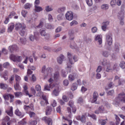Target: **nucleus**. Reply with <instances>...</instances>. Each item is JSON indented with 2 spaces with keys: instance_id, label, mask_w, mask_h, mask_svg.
I'll use <instances>...</instances> for the list:
<instances>
[{
  "instance_id": "obj_1",
  "label": "nucleus",
  "mask_w": 125,
  "mask_h": 125,
  "mask_svg": "<svg viewBox=\"0 0 125 125\" xmlns=\"http://www.w3.org/2000/svg\"><path fill=\"white\" fill-rule=\"evenodd\" d=\"M67 57L69 59V61L67 62V68H70L72 66L73 63V59L75 62L77 61L78 59L77 57L75 55H73L71 53L68 52L67 53Z\"/></svg>"
},
{
  "instance_id": "obj_2",
  "label": "nucleus",
  "mask_w": 125,
  "mask_h": 125,
  "mask_svg": "<svg viewBox=\"0 0 125 125\" xmlns=\"http://www.w3.org/2000/svg\"><path fill=\"white\" fill-rule=\"evenodd\" d=\"M102 36L99 34L96 35L95 36L94 40L97 43L98 47L99 48H101L102 47Z\"/></svg>"
},
{
  "instance_id": "obj_3",
  "label": "nucleus",
  "mask_w": 125,
  "mask_h": 125,
  "mask_svg": "<svg viewBox=\"0 0 125 125\" xmlns=\"http://www.w3.org/2000/svg\"><path fill=\"white\" fill-rule=\"evenodd\" d=\"M52 71V68L48 67L46 69V67L45 65L43 66L42 69V73H44L46 76L50 74L51 75V73Z\"/></svg>"
},
{
  "instance_id": "obj_4",
  "label": "nucleus",
  "mask_w": 125,
  "mask_h": 125,
  "mask_svg": "<svg viewBox=\"0 0 125 125\" xmlns=\"http://www.w3.org/2000/svg\"><path fill=\"white\" fill-rule=\"evenodd\" d=\"M53 86L55 88L53 91L52 94L56 96H57L58 95L60 92L59 85L58 84H53Z\"/></svg>"
},
{
  "instance_id": "obj_5",
  "label": "nucleus",
  "mask_w": 125,
  "mask_h": 125,
  "mask_svg": "<svg viewBox=\"0 0 125 125\" xmlns=\"http://www.w3.org/2000/svg\"><path fill=\"white\" fill-rule=\"evenodd\" d=\"M106 42L109 45H111L113 42L112 35L110 33H108L106 34Z\"/></svg>"
},
{
  "instance_id": "obj_6",
  "label": "nucleus",
  "mask_w": 125,
  "mask_h": 125,
  "mask_svg": "<svg viewBox=\"0 0 125 125\" xmlns=\"http://www.w3.org/2000/svg\"><path fill=\"white\" fill-rule=\"evenodd\" d=\"M125 94L124 93H121L119 94L117 99V102H123L125 103Z\"/></svg>"
},
{
  "instance_id": "obj_7",
  "label": "nucleus",
  "mask_w": 125,
  "mask_h": 125,
  "mask_svg": "<svg viewBox=\"0 0 125 125\" xmlns=\"http://www.w3.org/2000/svg\"><path fill=\"white\" fill-rule=\"evenodd\" d=\"M65 16L67 20L70 21L73 19V13L71 11H68L66 14Z\"/></svg>"
},
{
  "instance_id": "obj_8",
  "label": "nucleus",
  "mask_w": 125,
  "mask_h": 125,
  "mask_svg": "<svg viewBox=\"0 0 125 125\" xmlns=\"http://www.w3.org/2000/svg\"><path fill=\"white\" fill-rule=\"evenodd\" d=\"M118 18L119 20H123L124 18V11L123 9H121L119 11L117 15Z\"/></svg>"
},
{
  "instance_id": "obj_9",
  "label": "nucleus",
  "mask_w": 125,
  "mask_h": 125,
  "mask_svg": "<svg viewBox=\"0 0 125 125\" xmlns=\"http://www.w3.org/2000/svg\"><path fill=\"white\" fill-rule=\"evenodd\" d=\"M26 27V25L24 24L20 23H16L15 25V29L17 30H20L23 28Z\"/></svg>"
},
{
  "instance_id": "obj_10",
  "label": "nucleus",
  "mask_w": 125,
  "mask_h": 125,
  "mask_svg": "<svg viewBox=\"0 0 125 125\" xmlns=\"http://www.w3.org/2000/svg\"><path fill=\"white\" fill-rule=\"evenodd\" d=\"M42 119L46 123H47L48 125H52V121L51 118L46 117H45L42 118Z\"/></svg>"
},
{
  "instance_id": "obj_11",
  "label": "nucleus",
  "mask_w": 125,
  "mask_h": 125,
  "mask_svg": "<svg viewBox=\"0 0 125 125\" xmlns=\"http://www.w3.org/2000/svg\"><path fill=\"white\" fill-rule=\"evenodd\" d=\"M98 96L97 93L96 92H94L93 94V99L91 101V103H95L96 104V101Z\"/></svg>"
},
{
  "instance_id": "obj_12",
  "label": "nucleus",
  "mask_w": 125,
  "mask_h": 125,
  "mask_svg": "<svg viewBox=\"0 0 125 125\" xmlns=\"http://www.w3.org/2000/svg\"><path fill=\"white\" fill-rule=\"evenodd\" d=\"M76 118L77 120L80 121L83 123H85L86 122V117L84 115L78 116L76 117Z\"/></svg>"
},
{
  "instance_id": "obj_13",
  "label": "nucleus",
  "mask_w": 125,
  "mask_h": 125,
  "mask_svg": "<svg viewBox=\"0 0 125 125\" xmlns=\"http://www.w3.org/2000/svg\"><path fill=\"white\" fill-rule=\"evenodd\" d=\"M9 49L11 52L14 51H17L18 49V48L16 45L10 46L9 47Z\"/></svg>"
},
{
  "instance_id": "obj_14",
  "label": "nucleus",
  "mask_w": 125,
  "mask_h": 125,
  "mask_svg": "<svg viewBox=\"0 0 125 125\" xmlns=\"http://www.w3.org/2000/svg\"><path fill=\"white\" fill-rule=\"evenodd\" d=\"M40 34L42 36L45 37L46 39H48L50 37V35L49 34L46 33L44 30H41Z\"/></svg>"
},
{
  "instance_id": "obj_15",
  "label": "nucleus",
  "mask_w": 125,
  "mask_h": 125,
  "mask_svg": "<svg viewBox=\"0 0 125 125\" xmlns=\"http://www.w3.org/2000/svg\"><path fill=\"white\" fill-rule=\"evenodd\" d=\"M109 22L107 21L104 22L103 23V25L102 26V30L104 31H105L106 29V26L109 25Z\"/></svg>"
},
{
  "instance_id": "obj_16",
  "label": "nucleus",
  "mask_w": 125,
  "mask_h": 125,
  "mask_svg": "<svg viewBox=\"0 0 125 125\" xmlns=\"http://www.w3.org/2000/svg\"><path fill=\"white\" fill-rule=\"evenodd\" d=\"M64 58V56L62 54L60 55L59 57L57 58V61L60 64H61Z\"/></svg>"
},
{
  "instance_id": "obj_17",
  "label": "nucleus",
  "mask_w": 125,
  "mask_h": 125,
  "mask_svg": "<svg viewBox=\"0 0 125 125\" xmlns=\"http://www.w3.org/2000/svg\"><path fill=\"white\" fill-rule=\"evenodd\" d=\"M26 27L23 28L22 29L19 31V33L21 36H23L24 35L26 31Z\"/></svg>"
},
{
  "instance_id": "obj_18",
  "label": "nucleus",
  "mask_w": 125,
  "mask_h": 125,
  "mask_svg": "<svg viewBox=\"0 0 125 125\" xmlns=\"http://www.w3.org/2000/svg\"><path fill=\"white\" fill-rule=\"evenodd\" d=\"M13 107L11 106L10 109L9 110H7L6 111V112L8 115L10 116H12L13 115Z\"/></svg>"
},
{
  "instance_id": "obj_19",
  "label": "nucleus",
  "mask_w": 125,
  "mask_h": 125,
  "mask_svg": "<svg viewBox=\"0 0 125 125\" xmlns=\"http://www.w3.org/2000/svg\"><path fill=\"white\" fill-rule=\"evenodd\" d=\"M107 119L106 120L99 119L98 120L99 123L101 125H105L106 123Z\"/></svg>"
},
{
  "instance_id": "obj_20",
  "label": "nucleus",
  "mask_w": 125,
  "mask_h": 125,
  "mask_svg": "<svg viewBox=\"0 0 125 125\" xmlns=\"http://www.w3.org/2000/svg\"><path fill=\"white\" fill-rule=\"evenodd\" d=\"M52 111L51 108L49 106H47L46 111V115H49L50 114Z\"/></svg>"
},
{
  "instance_id": "obj_21",
  "label": "nucleus",
  "mask_w": 125,
  "mask_h": 125,
  "mask_svg": "<svg viewBox=\"0 0 125 125\" xmlns=\"http://www.w3.org/2000/svg\"><path fill=\"white\" fill-rule=\"evenodd\" d=\"M15 113L16 115L22 117L24 115H23L22 114L21 112L18 109H17L15 110Z\"/></svg>"
},
{
  "instance_id": "obj_22",
  "label": "nucleus",
  "mask_w": 125,
  "mask_h": 125,
  "mask_svg": "<svg viewBox=\"0 0 125 125\" xmlns=\"http://www.w3.org/2000/svg\"><path fill=\"white\" fill-rule=\"evenodd\" d=\"M0 88L3 89H6L8 87V85L5 84L3 83H0Z\"/></svg>"
},
{
  "instance_id": "obj_23",
  "label": "nucleus",
  "mask_w": 125,
  "mask_h": 125,
  "mask_svg": "<svg viewBox=\"0 0 125 125\" xmlns=\"http://www.w3.org/2000/svg\"><path fill=\"white\" fill-rule=\"evenodd\" d=\"M8 72L7 71H5L2 73V76L4 78L5 80H7L8 79V77L7 75Z\"/></svg>"
},
{
  "instance_id": "obj_24",
  "label": "nucleus",
  "mask_w": 125,
  "mask_h": 125,
  "mask_svg": "<svg viewBox=\"0 0 125 125\" xmlns=\"http://www.w3.org/2000/svg\"><path fill=\"white\" fill-rule=\"evenodd\" d=\"M14 94L16 97H20L22 95V93L20 92H15Z\"/></svg>"
},
{
  "instance_id": "obj_25",
  "label": "nucleus",
  "mask_w": 125,
  "mask_h": 125,
  "mask_svg": "<svg viewBox=\"0 0 125 125\" xmlns=\"http://www.w3.org/2000/svg\"><path fill=\"white\" fill-rule=\"evenodd\" d=\"M42 106H44L47 104H48V101L42 100L40 102V103Z\"/></svg>"
},
{
  "instance_id": "obj_26",
  "label": "nucleus",
  "mask_w": 125,
  "mask_h": 125,
  "mask_svg": "<svg viewBox=\"0 0 125 125\" xmlns=\"http://www.w3.org/2000/svg\"><path fill=\"white\" fill-rule=\"evenodd\" d=\"M52 88V87L51 83H50L49 85L47 84L44 86V89L49 91L50 90V88Z\"/></svg>"
},
{
  "instance_id": "obj_27",
  "label": "nucleus",
  "mask_w": 125,
  "mask_h": 125,
  "mask_svg": "<svg viewBox=\"0 0 125 125\" xmlns=\"http://www.w3.org/2000/svg\"><path fill=\"white\" fill-rule=\"evenodd\" d=\"M14 28V25L12 24H10L8 28V32H10L12 31V30Z\"/></svg>"
},
{
  "instance_id": "obj_28",
  "label": "nucleus",
  "mask_w": 125,
  "mask_h": 125,
  "mask_svg": "<svg viewBox=\"0 0 125 125\" xmlns=\"http://www.w3.org/2000/svg\"><path fill=\"white\" fill-rule=\"evenodd\" d=\"M19 82H16V83L14 85V88L16 90H18L20 89V86L19 84Z\"/></svg>"
},
{
  "instance_id": "obj_29",
  "label": "nucleus",
  "mask_w": 125,
  "mask_h": 125,
  "mask_svg": "<svg viewBox=\"0 0 125 125\" xmlns=\"http://www.w3.org/2000/svg\"><path fill=\"white\" fill-rule=\"evenodd\" d=\"M9 94L5 93L3 95V96L5 100H8L9 99Z\"/></svg>"
},
{
  "instance_id": "obj_30",
  "label": "nucleus",
  "mask_w": 125,
  "mask_h": 125,
  "mask_svg": "<svg viewBox=\"0 0 125 125\" xmlns=\"http://www.w3.org/2000/svg\"><path fill=\"white\" fill-rule=\"evenodd\" d=\"M15 78L16 82H20V81L21 80V78L20 76L17 74H16L15 76Z\"/></svg>"
},
{
  "instance_id": "obj_31",
  "label": "nucleus",
  "mask_w": 125,
  "mask_h": 125,
  "mask_svg": "<svg viewBox=\"0 0 125 125\" xmlns=\"http://www.w3.org/2000/svg\"><path fill=\"white\" fill-rule=\"evenodd\" d=\"M77 88V84L76 83L73 84L71 87V89L72 90L74 91L76 90Z\"/></svg>"
},
{
  "instance_id": "obj_32",
  "label": "nucleus",
  "mask_w": 125,
  "mask_h": 125,
  "mask_svg": "<svg viewBox=\"0 0 125 125\" xmlns=\"http://www.w3.org/2000/svg\"><path fill=\"white\" fill-rule=\"evenodd\" d=\"M59 76V73L58 72H55L54 74L53 78L55 80L57 79Z\"/></svg>"
},
{
  "instance_id": "obj_33",
  "label": "nucleus",
  "mask_w": 125,
  "mask_h": 125,
  "mask_svg": "<svg viewBox=\"0 0 125 125\" xmlns=\"http://www.w3.org/2000/svg\"><path fill=\"white\" fill-rule=\"evenodd\" d=\"M110 64L109 61L106 60H104L102 62V64L104 66H107L108 65H109Z\"/></svg>"
},
{
  "instance_id": "obj_34",
  "label": "nucleus",
  "mask_w": 125,
  "mask_h": 125,
  "mask_svg": "<svg viewBox=\"0 0 125 125\" xmlns=\"http://www.w3.org/2000/svg\"><path fill=\"white\" fill-rule=\"evenodd\" d=\"M120 66L123 69L125 68V62L123 61H121L120 62Z\"/></svg>"
},
{
  "instance_id": "obj_35",
  "label": "nucleus",
  "mask_w": 125,
  "mask_h": 125,
  "mask_svg": "<svg viewBox=\"0 0 125 125\" xmlns=\"http://www.w3.org/2000/svg\"><path fill=\"white\" fill-rule=\"evenodd\" d=\"M9 97L10 98V102L12 103L14 101V95L12 94H9Z\"/></svg>"
},
{
  "instance_id": "obj_36",
  "label": "nucleus",
  "mask_w": 125,
  "mask_h": 125,
  "mask_svg": "<svg viewBox=\"0 0 125 125\" xmlns=\"http://www.w3.org/2000/svg\"><path fill=\"white\" fill-rule=\"evenodd\" d=\"M118 79V85H122L123 84V83H122L120 81V79H119V77L117 76H116L115 77L114 80H116Z\"/></svg>"
},
{
  "instance_id": "obj_37",
  "label": "nucleus",
  "mask_w": 125,
  "mask_h": 125,
  "mask_svg": "<svg viewBox=\"0 0 125 125\" xmlns=\"http://www.w3.org/2000/svg\"><path fill=\"white\" fill-rule=\"evenodd\" d=\"M102 54L104 56L107 57L109 55V54L107 51H105L102 52Z\"/></svg>"
},
{
  "instance_id": "obj_38",
  "label": "nucleus",
  "mask_w": 125,
  "mask_h": 125,
  "mask_svg": "<svg viewBox=\"0 0 125 125\" xmlns=\"http://www.w3.org/2000/svg\"><path fill=\"white\" fill-rule=\"evenodd\" d=\"M40 3L39 0H35L34 2L35 8H41L40 7L37 6Z\"/></svg>"
},
{
  "instance_id": "obj_39",
  "label": "nucleus",
  "mask_w": 125,
  "mask_h": 125,
  "mask_svg": "<svg viewBox=\"0 0 125 125\" xmlns=\"http://www.w3.org/2000/svg\"><path fill=\"white\" fill-rule=\"evenodd\" d=\"M19 42L21 43L24 44L26 43V40L25 38H20Z\"/></svg>"
},
{
  "instance_id": "obj_40",
  "label": "nucleus",
  "mask_w": 125,
  "mask_h": 125,
  "mask_svg": "<svg viewBox=\"0 0 125 125\" xmlns=\"http://www.w3.org/2000/svg\"><path fill=\"white\" fill-rule=\"evenodd\" d=\"M16 56L15 55L12 54L10 55V58L11 60H12L13 61H15Z\"/></svg>"
},
{
  "instance_id": "obj_41",
  "label": "nucleus",
  "mask_w": 125,
  "mask_h": 125,
  "mask_svg": "<svg viewBox=\"0 0 125 125\" xmlns=\"http://www.w3.org/2000/svg\"><path fill=\"white\" fill-rule=\"evenodd\" d=\"M10 118L8 116H7L5 117L3 119V122H8L10 120Z\"/></svg>"
},
{
  "instance_id": "obj_42",
  "label": "nucleus",
  "mask_w": 125,
  "mask_h": 125,
  "mask_svg": "<svg viewBox=\"0 0 125 125\" xmlns=\"http://www.w3.org/2000/svg\"><path fill=\"white\" fill-rule=\"evenodd\" d=\"M86 3L88 6H91L92 5L93 3L92 0H86Z\"/></svg>"
},
{
  "instance_id": "obj_43",
  "label": "nucleus",
  "mask_w": 125,
  "mask_h": 125,
  "mask_svg": "<svg viewBox=\"0 0 125 125\" xmlns=\"http://www.w3.org/2000/svg\"><path fill=\"white\" fill-rule=\"evenodd\" d=\"M68 78L69 80L71 81H73L75 78L74 77L73 75L72 74L70 75H69Z\"/></svg>"
},
{
  "instance_id": "obj_44",
  "label": "nucleus",
  "mask_w": 125,
  "mask_h": 125,
  "mask_svg": "<svg viewBox=\"0 0 125 125\" xmlns=\"http://www.w3.org/2000/svg\"><path fill=\"white\" fill-rule=\"evenodd\" d=\"M115 115V119L116 120V124L117 125H118L120 122V118L116 115Z\"/></svg>"
},
{
  "instance_id": "obj_45",
  "label": "nucleus",
  "mask_w": 125,
  "mask_h": 125,
  "mask_svg": "<svg viewBox=\"0 0 125 125\" xmlns=\"http://www.w3.org/2000/svg\"><path fill=\"white\" fill-rule=\"evenodd\" d=\"M91 30L93 33H95L97 31V29L96 27H94L92 28Z\"/></svg>"
},
{
  "instance_id": "obj_46",
  "label": "nucleus",
  "mask_w": 125,
  "mask_h": 125,
  "mask_svg": "<svg viewBox=\"0 0 125 125\" xmlns=\"http://www.w3.org/2000/svg\"><path fill=\"white\" fill-rule=\"evenodd\" d=\"M22 59V57L21 56H16L15 59V61H17L19 62H20Z\"/></svg>"
},
{
  "instance_id": "obj_47",
  "label": "nucleus",
  "mask_w": 125,
  "mask_h": 125,
  "mask_svg": "<svg viewBox=\"0 0 125 125\" xmlns=\"http://www.w3.org/2000/svg\"><path fill=\"white\" fill-rule=\"evenodd\" d=\"M67 74V72L65 71L64 70H62V75L63 77H65Z\"/></svg>"
},
{
  "instance_id": "obj_48",
  "label": "nucleus",
  "mask_w": 125,
  "mask_h": 125,
  "mask_svg": "<svg viewBox=\"0 0 125 125\" xmlns=\"http://www.w3.org/2000/svg\"><path fill=\"white\" fill-rule=\"evenodd\" d=\"M78 23L77 22L75 21H73L70 23V25L72 26L74 25H75L77 24Z\"/></svg>"
},
{
  "instance_id": "obj_49",
  "label": "nucleus",
  "mask_w": 125,
  "mask_h": 125,
  "mask_svg": "<svg viewBox=\"0 0 125 125\" xmlns=\"http://www.w3.org/2000/svg\"><path fill=\"white\" fill-rule=\"evenodd\" d=\"M46 27L48 29H53V26L50 24H47L46 25Z\"/></svg>"
},
{
  "instance_id": "obj_50",
  "label": "nucleus",
  "mask_w": 125,
  "mask_h": 125,
  "mask_svg": "<svg viewBox=\"0 0 125 125\" xmlns=\"http://www.w3.org/2000/svg\"><path fill=\"white\" fill-rule=\"evenodd\" d=\"M68 105L71 107L74 106V102L72 100L69 101V103H68Z\"/></svg>"
},
{
  "instance_id": "obj_51",
  "label": "nucleus",
  "mask_w": 125,
  "mask_h": 125,
  "mask_svg": "<svg viewBox=\"0 0 125 125\" xmlns=\"http://www.w3.org/2000/svg\"><path fill=\"white\" fill-rule=\"evenodd\" d=\"M43 25V23L42 21H41L40 22V24L36 26V27L38 28H42Z\"/></svg>"
},
{
  "instance_id": "obj_52",
  "label": "nucleus",
  "mask_w": 125,
  "mask_h": 125,
  "mask_svg": "<svg viewBox=\"0 0 125 125\" xmlns=\"http://www.w3.org/2000/svg\"><path fill=\"white\" fill-rule=\"evenodd\" d=\"M112 70V69L110 67V64L108 65L107 66L106 71L107 72H109L111 71Z\"/></svg>"
},
{
  "instance_id": "obj_53",
  "label": "nucleus",
  "mask_w": 125,
  "mask_h": 125,
  "mask_svg": "<svg viewBox=\"0 0 125 125\" xmlns=\"http://www.w3.org/2000/svg\"><path fill=\"white\" fill-rule=\"evenodd\" d=\"M35 89L36 91L40 92L41 89V87L39 85H37L35 86Z\"/></svg>"
},
{
  "instance_id": "obj_54",
  "label": "nucleus",
  "mask_w": 125,
  "mask_h": 125,
  "mask_svg": "<svg viewBox=\"0 0 125 125\" xmlns=\"http://www.w3.org/2000/svg\"><path fill=\"white\" fill-rule=\"evenodd\" d=\"M102 70V67L101 66H99L98 67L97 69L96 70V72L98 73H99L101 72Z\"/></svg>"
},
{
  "instance_id": "obj_55",
  "label": "nucleus",
  "mask_w": 125,
  "mask_h": 125,
  "mask_svg": "<svg viewBox=\"0 0 125 125\" xmlns=\"http://www.w3.org/2000/svg\"><path fill=\"white\" fill-rule=\"evenodd\" d=\"M37 123V122L36 121H32L30 122V125H36Z\"/></svg>"
},
{
  "instance_id": "obj_56",
  "label": "nucleus",
  "mask_w": 125,
  "mask_h": 125,
  "mask_svg": "<svg viewBox=\"0 0 125 125\" xmlns=\"http://www.w3.org/2000/svg\"><path fill=\"white\" fill-rule=\"evenodd\" d=\"M83 102V99L82 97H79L78 99L77 103H82Z\"/></svg>"
},
{
  "instance_id": "obj_57",
  "label": "nucleus",
  "mask_w": 125,
  "mask_h": 125,
  "mask_svg": "<svg viewBox=\"0 0 125 125\" xmlns=\"http://www.w3.org/2000/svg\"><path fill=\"white\" fill-rule=\"evenodd\" d=\"M74 31L73 30H70L68 34L70 36H72L74 34Z\"/></svg>"
},
{
  "instance_id": "obj_58",
  "label": "nucleus",
  "mask_w": 125,
  "mask_h": 125,
  "mask_svg": "<svg viewBox=\"0 0 125 125\" xmlns=\"http://www.w3.org/2000/svg\"><path fill=\"white\" fill-rule=\"evenodd\" d=\"M114 84L112 82H110L108 84V86L109 88H113L114 86Z\"/></svg>"
},
{
  "instance_id": "obj_59",
  "label": "nucleus",
  "mask_w": 125,
  "mask_h": 125,
  "mask_svg": "<svg viewBox=\"0 0 125 125\" xmlns=\"http://www.w3.org/2000/svg\"><path fill=\"white\" fill-rule=\"evenodd\" d=\"M29 38L30 40L31 41H33L34 39H36V37L32 35H30Z\"/></svg>"
},
{
  "instance_id": "obj_60",
  "label": "nucleus",
  "mask_w": 125,
  "mask_h": 125,
  "mask_svg": "<svg viewBox=\"0 0 125 125\" xmlns=\"http://www.w3.org/2000/svg\"><path fill=\"white\" fill-rule=\"evenodd\" d=\"M69 81L67 80H65L63 81V83L64 85L67 86L69 84Z\"/></svg>"
},
{
  "instance_id": "obj_61",
  "label": "nucleus",
  "mask_w": 125,
  "mask_h": 125,
  "mask_svg": "<svg viewBox=\"0 0 125 125\" xmlns=\"http://www.w3.org/2000/svg\"><path fill=\"white\" fill-rule=\"evenodd\" d=\"M116 3V0H112L110 2L111 5L112 6L115 5Z\"/></svg>"
},
{
  "instance_id": "obj_62",
  "label": "nucleus",
  "mask_w": 125,
  "mask_h": 125,
  "mask_svg": "<svg viewBox=\"0 0 125 125\" xmlns=\"http://www.w3.org/2000/svg\"><path fill=\"white\" fill-rule=\"evenodd\" d=\"M29 115L31 117H34L35 115V114L33 112H30L29 113Z\"/></svg>"
},
{
  "instance_id": "obj_63",
  "label": "nucleus",
  "mask_w": 125,
  "mask_h": 125,
  "mask_svg": "<svg viewBox=\"0 0 125 125\" xmlns=\"http://www.w3.org/2000/svg\"><path fill=\"white\" fill-rule=\"evenodd\" d=\"M104 110V107L103 106H101L99 107V111L101 113H103Z\"/></svg>"
},
{
  "instance_id": "obj_64",
  "label": "nucleus",
  "mask_w": 125,
  "mask_h": 125,
  "mask_svg": "<svg viewBox=\"0 0 125 125\" xmlns=\"http://www.w3.org/2000/svg\"><path fill=\"white\" fill-rule=\"evenodd\" d=\"M114 91L113 90H112L108 92L107 94L109 95H113L114 93Z\"/></svg>"
}]
</instances>
